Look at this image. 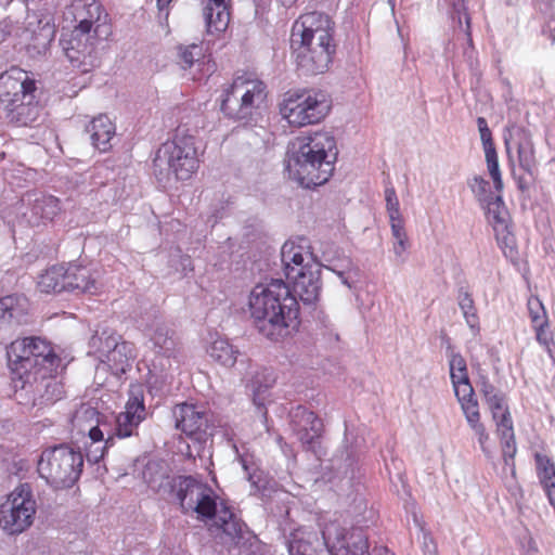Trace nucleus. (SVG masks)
<instances>
[{
  "label": "nucleus",
  "mask_w": 555,
  "mask_h": 555,
  "mask_svg": "<svg viewBox=\"0 0 555 555\" xmlns=\"http://www.w3.org/2000/svg\"><path fill=\"white\" fill-rule=\"evenodd\" d=\"M176 496L183 513H195L201 520L214 519L215 525L233 541L240 537V521L230 507L222 502L217 503L218 496L208 485L192 477H181L177 483Z\"/></svg>",
  "instance_id": "39448f33"
},
{
  "label": "nucleus",
  "mask_w": 555,
  "mask_h": 555,
  "mask_svg": "<svg viewBox=\"0 0 555 555\" xmlns=\"http://www.w3.org/2000/svg\"><path fill=\"white\" fill-rule=\"evenodd\" d=\"M391 228V235L393 238L392 242V253L395 255V262L398 264H402L406 260V250L409 248V240L403 225H393Z\"/></svg>",
  "instance_id": "e433bc0d"
},
{
  "label": "nucleus",
  "mask_w": 555,
  "mask_h": 555,
  "mask_svg": "<svg viewBox=\"0 0 555 555\" xmlns=\"http://www.w3.org/2000/svg\"><path fill=\"white\" fill-rule=\"evenodd\" d=\"M248 307L258 332L272 341L284 340L299 325L297 298L280 279L254 286Z\"/></svg>",
  "instance_id": "f03ea898"
},
{
  "label": "nucleus",
  "mask_w": 555,
  "mask_h": 555,
  "mask_svg": "<svg viewBox=\"0 0 555 555\" xmlns=\"http://www.w3.org/2000/svg\"><path fill=\"white\" fill-rule=\"evenodd\" d=\"M518 188L521 191H525L527 189V184L524 182V180L521 178L518 179Z\"/></svg>",
  "instance_id": "bf43d9fd"
},
{
  "label": "nucleus",
  "mask_w": 555,
  "mask_h": 555,
  "mask_svg": "<svg viewBox=\"0 0 555 555\" xmlns=\"http://www.w3.org/2000/svg\"><path fill=\"white\" fill-rule=\"evenodd\" d=\"M449 4L452 7L453 13L452 18L457 21L459 26L462 27L463 21L466 24V27L464 29L467 38L469 41H472L470 38V20L467 14L465 0H448Z\"/></svg>",
  "instance_id": "c03bdc74"
},
{
  "label": "nucleus",
  "mask_w": 555,
  "mask_h": 555,
  "mask_svg": "<svg viewBox=\"0 0 555 555\" xmlns=\"http://www.w3.org/2000/svg\"><path fill=\"white\" fill-rule=\"evenodd\" d=\"M546 327H547V325L533 326V328L535 331L537 340L548 349V344L551 341V334L546 330Z\"/></svg>",
  "instance_id": "864d4df0"
},
{
  "label": "nucleus",
  "mask_w": 555,
  "mask_h": 555,
  "mask_svg": "<svg viewBox=\"0 0 555 555\" xmlns=\"http://www.w3.org/2000/svg\"><path fill=\"white\" fill-rule=\"evenodd\" d=\"M281 260L285 276L293 282L295 297L305 305H313L321 293V266L315 260L306 238L287 241L281 249Z\"/></svg>",
  "instance_id": "423d86ee"
},
{
  "label": "nucleus",
  "mask_w": 555,
  "mask_h": 555,
  "mask_svg": "<svg viewBox=\"0 0 555 555\" xmlns=\"http://www.w3.org/2000/svg\"><path fill=\"white\" fill-rule=\"evenodd\" d=\"M262 377H263V380H260L259 376L257 375L253 380H251V387L254 389V392L256 393V396H259L262 391V388L267 389L269 387L272 386V384L274 383V378L271 374H266L264 372L262 373Z\"/></svg>",
  "instance_id": "3c124183"
},
{
  "label": "nucleus",
  "mask_w": 555,
  "mask_h": 555,
  "mask_svg": "<svg viewBox=\"0 0 555 555\" xmlns=\"http://www.w3.org/2000/svg\"><path fill=\"white\" fill-rule=\"evenodd\" d=\"M199 159L195 138L178 128L175 138L164 143L154 158V171L158 179L173 175L177 180L190 179L198 169Z\"/></svg>",
  "instance_id": "0eeeda50"
},
{
  "label": "nucleus",
  "mask_w": 555,
  "mask_h": 555,
  "mask_svg": "<svg viewBox=\"0 0 555 555\" xmlns=\"http://www.w3.org/2000/svg\"><path fill=\"white\" fill-rule=\"evenodd\" d=\"M179 64L183 69L204 64L203 48L198 44L179 47Z\"/></svg>",
  "instance_id": "4c0bfd02"
},
{
  "label": "nucleus",
  "mask_w": 555,
  "mask_h": 555,
  "mask_svg": "<svg viewBox=\"0 0 555 555\" xmlns=\"http://www.w3.org/2000/svg\"><path fill=\"white\" fill-rule=\"evenodd\" d=\"M90 135L92 145L101 152L112 147L111 141L115 137L116 128L108 116L100 114L94 117L86 128Z\"/></svg>",
  "instance_id": "a878e982"
},
{
  "label": "nucleus",
  "mask_w": 555,
  "mask_h": 555,
  "mask_svg": "<svg viewBox=\"0 0 555 555\" xmlns=\"http://www.w3.org/2000/svg\"><path fill=\"white\" fill-rule=\"evenodd\" d=\"M173 418L176 428L184 435L195 439L198 442H205L209 436V418L205 409L202 406L181 403L173 409Z\"/></svg>",
  "instance_id": "2eb2a0df"
},
{
  "label": "nucleus",
  "mask_w": 555,
  "mask_h": 555,
  "mask_svg": "<svg viewBox=\"0 0 555 555\" xmlns=\"http://www.w3.org/2000/svg\"><path fill=\"white\" fill-rule=\"evenodd\" d=\"M36 512L30 486L20 485L0 506V525L10 534L21 533L33 525Z\"/></svg>",
  "instance_id": "f8f14e48"
},
{
  "label": "nucleus",
  "mask_w": 555,
  "mask_h": 555,
  "mask_svg": "<svg viewBox=\"0 0 555 555\" xmlns=\"http://www.w3.org/2000/svg\"><path fill=\"white\" fill-rule=\"evenodd\" d=\"M459 306L463 312L467 325L470 327L475 335L478 334L480 330L479 320L477 317L474 300L467 292H461L459 294Z\"/></svg>",
  "instance_id": "58836bf2"
},
{
  "label": "nucleus",
  "mask_w": 555,
  "mask_h": 555,
  "mask_svg": "<svg viewBox=\"0 0 555 555\" xmlns=\"http://www.w3.org/2000/svg\"><path fill=\"white\" fill-rule=\"evenodd\" d=\"M337 155L336 139L330 131L309 132L289 142L286 169L305 188L322 185L333 176Z\"/></svg>",
  "instance_id": "7ed1b4c3"
},
{
  "label": "nucleus",
  "mask_w": 555,
  "mask_h": 555,
  "mask_svg": "<svg viewBox=\"0 0 555 555\" xmlns=\"http://www.w3.org/2000/svg\"><path fill=\"white\" fill-rule=\"evenodd\" d=\"M331 103L321 91H307L287 95L280 105V113L291 126L304 127L320 122L328 114Z\"/></svg>",
  "instance_id": "9d476101"
},
{
  "label": "nucleus",
  "mask_w": 555,
  "mask_h": 555,
  "mask_svg": "<svg viewBox=\"0 0 555 555\" xmlns=\"http://www.w3.org/2000/svg\"><path fill=\"white\" fill-rule=\"evenodd\" d=\"M206 351L215 363L224 367H232L241 354L240 350L223 337L212 339Z\"/></svg>",
  "instance_id": "c85d7f7f"
},
{
  "label": "nucleus",
  "mask_w": 555,
  "mask_h": 555,
  "mask_svg": "<svg viewBox=\"0 0 555 555\" xmlns=\"http://www.w3.org/2000/svg\"><path fill=\"white\" fill-rule=\"evenodd\" d=\"M230 1H208L204 8V17L209 33L224 31L230 22Z\"/></svg>",
  "instance_id": "c756f323"
},
{
  "label": "nucleus",
  "mask_w": 555,
  "mask_h": 555,
  "mask_svg": "<svg viewBox=\"0 0 555 555\" xmlns=\"http://www.w3.org/2000/svg\"><path fill=\"white\" fill-rule=\"evenodd\" d=\"M27 201L29 208L25 216L31 225H39L53 220L61 210L60 201L52 195L28 194Z\"/></svg>",
  "instance_id": "4be33fe9"
},
{
  "label": "nucleus",
  "mask_w": 555,
  "mask_h": 555,
  "mask_svg": "<svg viewBox=\"0 0 555 555\" xmlns=\"http://www.w3.org/2000/svg\"><path fill=\"white\" fill-rule=\"evenodd\" d=\"M539 479L544 488L552 487L555 485V468L554 466H547L542 472L538 473Z\"/></svg>",
  "instance_id": "603ef678"
},
{
  "label": "nucleus",
  "mask_w": 555,
  "mask_h": 555,
  "mask_svg": "<svg viewBox=\"0 0 555 555\" xmlns=\"http://www.w3.org/2000/svg\"><path fill=\"white\" fill-rule=\"evenodd\" d=\"M7 356L9 366L15 376L13 380L23 379L28 373L36 371L34 353L27 337L12 341L7 349Z\"/></svg>",
  "instance_id": "412c9836"
},
{
  "label": "nucleus",
  "mask_w": 555,
  "mask_h": 555,
  "mask_svg": "<svg viewBox=\"0 0 555 555\" xmlns=\"http://www.w3.org/2000/svg\"><path fill=\"white\" fill-rule=\"evenodd\" d=\"M498 391L499 390L488 380H482L480 392L482 393L485 400L491 397L492 395H495Z\"/></svg>",
  "instance_id": "5fc2aeb1"
},
{
  "label": "nucleus",
  "mask_w": 555,
  "mask_h": 555,
  "mask_svg": "<svg viewBox=\"0 0 555 555\" xmlns=\"http://www.w3.org/2000/svg\"><path fill=\"white\" fill-rule=\"evenodd\" d=\"M488 222L492 225L503 254L513 259L517 255L516 237L512 231L511 216L500 195L485 203Z\"/></svg>",
  "instance_id": "ddd939ff"
},
{
  "label": "nucleus",
  "mask_w": 555,
  "mask_h": 555,
  "mask_svg": "<svg viewBox=\"0 0 555 555\" xmlns=\"http://www.w3.org/2000/svg\"><path fill=\"white\" fill-rule=\"evenodd\" d=\"M535 461L538 473L542 472L543 468H547V466H554L553 463L546 456H543L541 454L535 455Z\"/></svg>",
  "instance_id": "4d7b16f0"
},
{
  "label": "nucleus",
  "mask_w": 555,
  "mask_h": 555,
  "mask_svg": "<svg viewBox=\"0 0 555 555\" xmlns=\"http://www.w3.org/2000/svg\"><path fill=\"white\" fill-rule=\"evenodd\" d=\"M7 108L9 120L21 127L35 126L42 117V109L35 93L31 94V99H23Z\"/></svg>",
  "instance_id": "b1692460"
},
{
  "label": "nucleus",
  "mask_w": 555,
  "mask_h": 555,
  "mask_svg": "<svg viewBox=\"0 0 555 555\" xmlns=\"http://www.w3.org/2000/svg\"><path fill=\"white\" fill-rule=\"evenodd\" d=\"M477 126L480 133V140L482 142L483 151L495 150L491 131L488 127L487 120L483 117L477 118Z\"/></svg>",
  "instance_id": "8fccbe9b"
},
{
  "label": "nucleus",
  "mask_w": 555,
  "mask_h": 555,
  "mask_svg": "<svg viewBox=\"0 0 555 555\" xmlns=\"http://www.w3.org/2000/svg\"><path fill=\"white\" fill-rule=\"evenodd\" d=\"M25 2H28L29 0H24Z\"/></svg>",
  "instance_id": "680f3d73"
},
{
  "label": "nucleus",
  "mask_w": 555,
  "mask_h": 555,
  "mask_svg": "<svg viewBox=\"0 0 555 555\" xmlns=\"http://www.w3.org/2000/svg\"><path fill=\"white\" fill-rule=\"evenodd\" d=\"M38 287L43 293H60L67 291L66 268L53 266L39 276Z\"/></svg>",
  "instance_id": "f704fd0d"
},
{
  "label": "nucleus",
  "mask_w": 555,
  "mask_h": 555,
  "mask_svg": "<svg viewBox=\"0 0 555 555\" xmlns=\"http://www.w3.org/2000/svg\"><path fill=\"white\" fill-rule=\"evenodd\" d=\"M181 266H182V270L185 272V271H192L193 268H192V260L190 258V256H181Z\"/></svg>",
  "instance_id": "13d9d810"
},
{
  "label": "nucleus",
  "mask_w": 555,
  "mask_h": 555,
  "mask_svg": "<svg viewBox=\"0 0 555 555\" xmlns=\"http://www.w3.org/2000/svg\"><path fill=\"white\" fill-rule=\"evenodd\" d=\"M151 341L157 353L165 357L175 354L177 340L175 333L170 331L164 323H157L151 333Z\"/></svg>",
  "instance_id": "72a5a7b5"
},
{
  "label": "nucleus",
  "mask_w": 555,
  "mask_h": 555,
  "mask_svg": "<svg viewBox=\"0 0 555 555\" xmlns=\"http://www.w3.org/2000/svg\"><path fill=\"white\" fill-rule=\"evenodd\" d=\"M34 353L36 371L53 373L57 366V357L53 353L50 345L38 337H27Z\"/></svg>",
  "instance_id": "7c9ffc66"
},
{
  "label": "nucleus",
  "mask_w": 555,
  "mask_h": 555,
  "mask_svg": "<svg viewBox=\"0 0 555 555\" xmlns=\"http://www.w3.org/2000/svg\"><path fill=\"white\" fill-rule=\"evenodd\" d=\"M172 0H157V8L159 11V18L167 20L169 11L168 7Z\"/></svg>",
  "instance_id": "6e6d98bb"
},
{
  "label": "nucleus",
  "mask_w": 555,
  "mask_h": 555,
  "mask_svg": "<svg viewBox=\"0 0 555 555\" xmlns=\"http://www.w3.org/2000/svg\"><path fill=\"white\" fill-rule=\"evenodd\" d=\"M134 357L133 345L128 341H119L102 363L107 365L113 374L119 375L126 372Z\"/></svg>",
  "instance_id": "2f4dec72"
},
{
  "label": "nucleus",
  "mask_w": 555,
  "mask_h": 555,
  "mask_svg": "<svg viewBox=\"0 0 555 555\" xmlns=\"http://www.w3.org/2000/svg\"><path fill=\"white\" fill-rule=\"evenodd\" d=\"M29 302L24 296H5L0 298V324L25 323Z\"/></svg>",
  "instance_id": "bb28decb"
},
{
  "label": "nucleus",
  "mask_w": 555,
  "mask_h": 555,
  "mask_svg": "<svg viewBox=\"0 0 555 555\" xmlns=\"http://www.w3.org/2000/svg\"><path fill=\"white\" fill-rule=\"evenodd\" d=\"M385 201H386V210L389 217L390 227L396 224L403 225V218L400 212V204L396 193V190L392 185L386 186L385 189Z\"/></svg>",
  "instance_id": "ea45409f"
},
{
  "label": "nucleus",
  "mask_w": 555,
  "mask_h": 555,
  "mask_svg": "<svg viewBox=\"0 0 555 555\" xmlns=\"http://www.w3.org/2000/svg\"><path fill=\"white\" fill-rule=\"evenodd\" d=\"M15 398L18 403L42 409L59 401L63 386L52 373L30 372L20 380H14Z\"/></svg>",
  "instance_id": "9b49d317"
},
{
  "label": "nucleus",
  "mask_w": 555,
  "mask_h": 555,
  "mask_svg": "<svg viewBox=\"0 0 555 555\" xmlns=\"http://www.w3.org/2000/svg\"><path fill=\"white\" fill-rule=\"evenodd\" d=\"M66 14L76 26L62 41L65 55L74 67L90 72L99 64L100 46L112 35L108 13L98 0H74Z\"/></svg>",
  "instance_id": "f257e3e1"
},
{
  "label": "nucleus",
  "mask_w": 555,
  "mask_h": 555,
  "mask_svg": "<svg viewBox=\"0 0 555 555\" xmlns=\"http://www.w3.org/2000/svg\"><path fill=\"white\" fill-rule=\"evenodd\" d=\"M325 269L334 272L339 278L340 282L346 285L348 288H352L353 285L359 280V270L351 266L350 263L344 270H336L331 267H325Z\"/></svg>",
  "instance_id": "de8ad7c7"
},
{
  "label": "nucleus",
  "mask_w": 555,
  "mask_h": 555,
  "mask_svg": "<svg viewBox=\"0 0 555 555\" xmlns=\"http://www.w3.org/2000/svg\"><path fill=\"white\" fill-rule=\"evenodd\" d=\"M267 87L251 74L236 76L224 90L221 111L233 119L251 118L264 104Z\"/></svg>",
  "instance_id": "1a4fd4ad"
},
{
  "label": "nucleus",
  "mask_w": 555,
  "mask_h": 555,
  "mask_svg": "<svg viewBox=\"0 0 555 555\" xmlns=\"http://www.w3.org/2000/svg\"><path fill=\"white\" fill-rule=\"evenodd\" d=\"M528 310L532 326L548 325L545 309L538 298L528 299Z\"/></svg>",
  "instance_id": "a18cd8bd"
},
{
  "label": "nucleus",
  "mask_w": 555,
  "mask_h": 555,
  "mask_svg": "<svg viewBox=\"0 0 555 555\" xmlns=\"http://www.w3.org/2000/svg\"><path fill=\"white\" fill-rule=\"evenodd\" d=\"M452 385L454 388L455 397L461 405L465 418L480 413L478 400L475 396V391L469 382V378L465 379L464 382H453Z\"/></svg>",
  "instance_id": "473e14b6"
},
{
  "label": "nucleus",
  "mask_w": 555,
  "mask_h": 555,
  "mask_svg": "<svg viewBox=\"0 0 555 555\" xmlns=\"http://www.w3.org/2000/svg\"><path fill=\"white\" fill-rule=\"evenodd\" d=\"M496 424V434L502 441V453L506 465L512 466L514 472V456L516 454V442L513 428V421L509 411H504L500 414L498 420H494Z\"/></svg>",
  "instance_id": "cd10ccee"
},
{
  "label": "nucleus",
  "mask_w": 555,
  "mask_h": 555,
  "mask_svg": "<svg viewBox=\"0 0 555 555\" xmlns=\"http://www.w3.org/2000/svg\"><path fill=\"white\" fill-rule=\"evenodd\" d=\"M72 423L79 433L88 434L92 442L103 441L105 435L107 436L105 446L111 441V430L108 429L111 422L90 404H81L74 413Z\"/></svg>",
  "instance_id": "6ab92c4d"
},
{
  "label": "nucleus",
  "mask_w": 555,
  "mask_h": 555,
  "mask_svg": "<svg viewBox=\"0 0 555 555\" xmlns=\"http://www.w3.org/2000/svg\"><path fill=\"white\" fill-rule=\"evenodd\" d=\"M142 478L153 491L166 493L172 490L177 492V483L181 476L171 477L164 462L150 461L142 472Z\"/></svg>",
  "instance_id": "5701e85b"
},
{
  "label": "nucleus",
  "mask_w": 555,
  "mask_h": 555,
  "mask_svg": "<svg viewBox=\"0 0 555 555\" xmlns=\"http://www.w3.org/2000/svg\"><path fill=\"white\" fill-rule=\"evenodd\" d=\"M36 81L18 67H11L0 75V101L7 107L36 93Z\"/></svg>",
  "instance_id": "dca6fc26"
},
{
  "label": "nucleus",
  "mask_w": 555,
  "mask_h": 555,
  "mask_svg": "<svg viewBox=\"0 0 555 555\" xmlns=\"http://www.w3.org/2000/svg\"><path fill=\"white\" fill-rule=\"evenodd\" d=\"M486 402L491 410L493 420H498L500 414L504 413V411H508L505 397L501 391H498L495 395L486 399Z\"/></svg>",
  "instance_id": "09e8293b"
},
{
  "label": "nucleus",
  "mask_w": 555,
  "mask_h": 555,
  "mask_svg": "<svg viewBox=\"0 0 555 555\" xmlns=\"http://www.w3.org/2000/svg\"><path fill=\"white\" fill-rule=\"evenodd\" d=\"M145 418V406L142 392H132L129 397L125 411L114 417V428L111 430V440L114 436L128 438L135 434L138 426Z\"/></svg>",
  "instance_id": "a211bd4d"
},
{
  "label": "nucleus",
  "mask_w": 555,
  "mask_h": 555,
  "mask_svg": "<svg viewBox=\"0 0 555 555\" xmlns=\"http://www.w3.org/2000/svg\"><path fill=\"white\" fill-rule=\"evenodd\" d=\"M254 402H255V404L258 406V409L261 411V410H262V406H263V403H262V402H260V401H258L256 397L254 398Z\"/></svg>",
  "instance_id": "052dcab7"
},
{
  "label": "nucleus",
  "mask_w": 555,
  "mask_h": 555,
  "mask_svg": "<svg viewBox=\"0 0 555 555\" xmlns=\"http://www.w3.org/2000/svg\"><path fill=\"white\" fill-rule=\"evenodd\" d=\"M449 367L451 382H457L469 378L465 359L457 352L451 351L449 354Z\"/></svg>",
  "instance_id": "a19ab883"
},
{
  "label": "nucleus",
  "mask_w": 555,
  "mask_h": 555,
  "mask_svg": "<svg viewBox=\"0 0 555 555\" xmlns=\"http://www.w3.org/2000/svg\"><path fill=\"white\" fill-rule=\"evenodd\" d=\"M466 421H467V424L469 425L470 429L478 437V442H479L482 451L486 452L487 451L486 441L489 439V435L486 430V427L480 422V413L475 414L474 416L466 417Z\"/></svg>",
  "instance_id": "49530a36"
},
{
  "label": "nucleus",
  "mask_w": 555,
  "mask_h": 555,
  "mask_svg": "<svg viewBox=\"0 0 555 555\" xmlns=\"http://www.w3.org/2000/svg\"><path fill=\"white\" fill-rule=\"evenodd\" d=\"M322 537L332 555H370L367 538L359 530L346 540L344 530L333 522L322 529Z\"/></svg>",
  "instance_id": "f3484780"
},
{
  "label": "nucleus",
  "mask_w": 555,
  "mask_h": 555,
  "mask_svg": "<svg viewBox=\"0 0 555 555\" xmlns=\"http://www.w3.org/2000/svg\"><path fill=\"white\" fill-rule=\"evenodd\" d=\"M66 286L67 291L87 294H95L100 288L95 272L74 263L66 267Z\"/></svg>",
  "instance_id": "393cba45"
},
{
  "label": "nucleus",
  "mask_w": 555,
  "mask_h": 555,
  "mask_svg": "<svg viewBox=\"0 0 555 555\" xmlns=\"http://www.w3.org/2000/svg\"><path fill=\"white\" fill-rule=\"evenodd\" d=\"M120 337L115 333L104 330L101 333L96 332L90 339L89 347L90 353H93L102 363L107 354L117 347Z\"/></svg>",
  "instance_id": "c9c22d12"
},
{
  "label": "nucleus",
  "mask_w": 555,
  "mask_h": 555,
  "mask_svg": "<svg viewBox=\"0 0 555 555\" xmlns=\"http://www.w3.org/2000/svg\"><path fill=\"white\" fill-rule=\"evenodd\" d=\"M504 143L509 163H514V153L522 170L533 177L537 170V158L531 133L519 126L508 127L504 133Z\"/></svg>",
  "instance_id": "4468645a"
},
{
  "label": "nucleus",
  "mask_w": 555,
  "mask_h": 555,
  "mask_svg": "<svg viewBox=\"0 0 555 555\" xmlns=\"http://www.w3.org/2000/svg\"><path fill=\"white\" fill-rule=\"evenodd\" d=\"M82 467V453L61 444L42 451L37 469L39 476L54 489H67L77 482Z\"/></svg>",
  "instance_id": "6e6552de"
},
{
  "label": "nucleus",
  "mask_w": 555,
  "mask_h": 555,
  "mask_svg": "<svg viewBox=\"0 0 555 555\" xmlns=\"http://www.w3.org/2000/svg\"><path fill=\"white\" fill-rule=\"evenodd\" d=\"M334 23L321 12L301 14L293 24L291 43L298 66L307 74L324 73L335 53Z\"/></svg>",
  "instance_id": "20e7f679"
},
{
  "label": "nucleus",
  "mask_w": 555,
  "mask_h": 555,
  "mask_svg": "<svg viewBox=\"0 0 555 555\" xmlns=\"http://www.w3.org/2000/svg\"><path fill=\"white\" fill-rule=\"evenodd\" d=\"M291 426L297 439L307 449L312 448L322 430L321 420L312 411L301 405L291 411Z\"/></svg>",
  "instance_id": "aec40b11"
},
{
  "label": "nucleus",
  "mask_w": 555,
  "mask_h": 555,
  "mask_svg": "<svg viewBox=\"0 0 555 555\" xmlns=\"http://www.w3.org/2000/svg\"><path fill=\"white\" fill-rule=\"evenodd\" d=\"M485 156L489 175L493 180L494 189L496 192H501L503 189V180L499 167L496 150L485 152Z\"/></svg>",
  "instance_id": "79ce46f5"
},
{
  "label": "nucleus",
  "mask_w": 555,
  "mask_h": 555,
  "mask_svg": "<svg viewBox=\"0 0 555 555\" xmlns=\"http://www.w3.org/2000/svg\"><path fill=\"white\" fill-rule=\"evenodd\" d=\"M468 186L477 199L482 204L493 198L490 192L489 182L481 176H474L468 181Z\"/></svg>",
  "instance_id": "37998d69"
}]
</instances>
